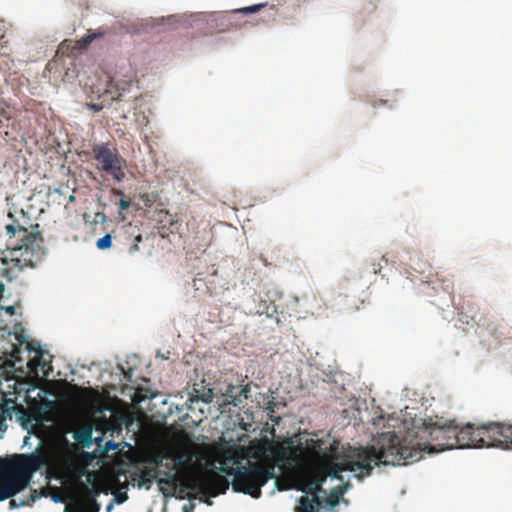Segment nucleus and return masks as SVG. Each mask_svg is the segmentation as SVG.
Returning a JSON list of instances; mask_svg holds the SVG:
<instances>
[{
  "mask_svg": "<svg viewBox=\"0 0 512 512\" xmlns=\"http://www.w3.org/2000/svg\"><path fill=\"white\" fill-rule=\"evenodd\" d=\"M306 452L315 461L306 482L298 487L302 492L311 495L301 496L299 503L301 512H316L322 506V485L327 477L343 480L340 475L344 471L354 472L356 477L368 476L374 465L379 464L374 444L369 447L353 448L340 445L336 440L326 445L324 440L310 439L307 441Z\"/></svg>",
  "mask_w": 512,
  "mask_h": 512,
  "instance_id": "f257e3e1",
  "label": "nucleus"
},
{
  "mask_svg": "<svg viewBox=\"0 0 512 512\" xmlns=\"http://www.w3.org/2000/svg\"><path fill=\"white\" fill-rule=\"evenodd\" d=\"M455 420L424 422L421 427L409 429L405 435L395 432L380 434L374 443L379 462L384 465H400L418 461L423 452L435 453L453 449Z\"/></svg>",
  "mask_w": 512,
  "mask_h": 512,
  "instance_id": "f03ea898",
  "label": "nucleus"
},
{
  "mask_svg": "<svg viewBox=\"0 0 512 512\" xmlns=\"http://www.w3.org/2000/svg\"><path fill=\"white\" fill-rule=\"evenodd\" d=\"M38 224L19 223L6 226L8 241L2 252L3 276L8 280L18 277L24 268H33L44 255L43 238Z\"/></svg>",
  "mask_w": 512,
  "mask_h": 512,
  "instance_id": "7ed1b4c3",
  "label": "nucleus"
},
{
  "mask_svg": "<svg viewBox=\"0 0 512 512\" xmlns=\"http://www.w3.org/2000/svg\"><path fill=\"white\" fill-rule=\"evenodd\" d=\"M48 463L43 451L0 458V501L15 496L30 483L34 472Z\"/></svg>",
  "mask_w": 512,
  "mask_h": 512,
  "instance_id": "20e7f679",
  "label": "nucleus"
},
{
  "mask_svg": "<svg viewBox=\"0 0 512 512\" xmlns=\"http://www.w3.org/2000/svg\"><path fill=\"white\" fill-rule=\"evenodd\" d=\"M454 438L457 440L455 448L496 447L512 450V425L493 422L474 428L472 424L460 427L455 422Z\"/></svg>",
  "mask_w": 512,
  "mask_h": 512,
  "instance_id": "39448f33",
  "label": "nucleus"
},
{
  "mask_svg": "<svg viewBox=\"0 0 512 512\" xmlns=\"http://www.w3.org/2000/svg\"><path fill=\"white\" fill-rule=\"evenodd\" d=\"M276 463L271 458H261L255 461H247V466L238 465L236 468L224 469L228 475H233L232 489L235 492L248 494L253 498H259L261 488L270 480L277 479Z\"/></svg>",
  "mask_w": 512,
  "mask_h": 512,
  "instance_id": "423d86ee",
  "label": "nucleus"
},
{
  "mask_svg": "<svg viewBox=\"0 0 512 512\" xmlns=\"http://www.w3.org/2000/svg\"><path fill=\"white\" fill-rule=\"evenodd\" d=\"M229 481L216 472H200L187 474L181 481L180 493L188 490L189 499L199 498L207 505H212L211 497L224 494L229 488Z\"/></svg>",
  "mask_w": 512,
  "mask_h": 512,
  "instance_id": "0eeeda50",
  "label": "nucleus"
},
{
  "mask_svg": "<svg viewBox=\"0 0 512 512\" xmlns=\"http://www.w3.org/2000/svg\"><path fill=\"white\" fill-rule=\"evenodd\" d=\"M92 154L100 172L118 183L126 178L127 161L116 147L109 143L96 144L92 147Z\"/></svg>",
  "mask_w": 512,
  "mask_h": 512,
  "instance_id": "6e6552de",
  "label": "nucleus"
},
{
  "mask_svg": "<svg viewBox=\"0 0 512 512\" xmlns=\"http://www.w3.org/2000/svg\"><path fill=\"white\" fill-rule=\"evenodd\" d=\"M13 414L25 429H34L41 424V416L37 410L26 408L14 400L8 399L0 403V433L6 431V420L7 418L11 419Z\"/></svg>",
  "mask_w": 512,
  "mask_h": 512,
  "instance_id": "1a4fd4ad",
  "label": "nucleus"
},
{
  "mask_svg": "<svg viewBox=\"0 0 512 512\" xmlns=\"http://www.w3.org/2000/svg\"><path fill=\"white\" fill-rule=\"evenodd\" d=\"M195 457V446L186 442L178 443L175 449L169 454V458L174 462L173 469L177 472H189Z\"/></svg>",
  "mask_w": 512,
  "mask_h": 512,
  "instance_id": "9d476101",
  "label": "nucleus"
},
{
  "mask_svg": "<svg viewBox=\"0 0 512 512\" xmlns=\"http://www.w3.org/2000/svg\"><path fill=\"white\" fill-rule=\"evenodd\" d=\"M124 245L127 247L129 254H135L139 251V243L142 242V235L137 227L131 224L123 229Z\"/></svg>",
  "mask_w": 512,
  "mask_h": 512,
  "instance_id": "9b49d317",
  "label": "nucleus"
},
{
  "mask_svg": "<svg viewBox=\"0 0 512 512\" xmlns=\"http://www.w3.org/2000/svg\"><path fill=\"white\" fill-rule=\"evenodd\" d=\"M426 282L433 284V289H435V285L439 284L443 291L447 292L448 294L452 293L453 284L450 279L441 277L438 272L434 274H428L425 276Z\"/></svg>",
  "mask_w": 512,
  "mask_h": 512,
  "instance_id": "f8f14e48",
  "label": "nucleus"
},
{
  "mask_svg": "<svg viewBox=\"0 0 512 512\" xmlns=\"http://www.w3.org/2000/svg\"><path fill=\"white\" fill-rule=\"evenodd\" d=\"M75 441L82 447H89L92 443V430L89 427H83L74 432Z\"/></svg>",
  "mask_w": 512,
  "mask_h": 512,
  "instance_id": "ddd939ff",
  "label": "nucleus"
},
{
  "mask_svg": "<svg viewBox=\"0 0 512 512\" xmlns=\"http://www.w3.org/2000/svg\"><path fill=\"white\" fill-rule=\"evenodd\" d=\"M104 35V32H88L81 39L76 41L75 48L78 50L86 49L95 39L101 38Z\"/></svg>",
  "mask_w": 512,
  "mask_h": 512,
  "instance_id": "4468645a",
  "label": "nucleus"
},
{
  "mask_svg": "<svg viewBox=\"0 0 512 512\" xmlns=\"http://www.w3.org/2000/svg\"><path fill=\"white\" fill-rule=\"evenodd\" d=\"M104 35V32H88L81 39L76 41L75 48L78 50L86 49L95 39L101 38Z\"/></svg>",
  "mask_w": 512,
  "mask_h": 512,
  "instance_id": "2eb2a0df",
  "label": "nucleus"
},
{
  "mask_svg": "<svg viewBox=\"0 0 512 512\" xmlns=\"http://www.w3.org/2000/svg\"><path fill=\"white\" fill-rule=\"evenodd\" d=\"M164 475L166 476L165 478H160L158 480L159 486L161 488H162L163 484L172 486L173 490L175 491L176 490V482L178 481V474L177 473L171 474L169 472H164Z\"/></svg>",
  "mask_w": 512,
  "mask_h": 512,
  "instance_id": "dca6fc26",
  "label": "nucleus"
},
{
  "mask_svg": "<svg viewBox=\"0 0 512 512\" xmlns=\"http://www.w3.org/2000/svg\"><path fill=\"white\" fill-rule=\"evenodd\" d=\"M341 496V491H338L336 488H332L330 490L329 497L322 499V503L325 502L328 506L333 508L339 504Z\"/></svg>",
  "mask_w": 512,
  "mask_h": 512,
  "instance_id": "f3484780",
  "label": "nucleus"
},
{
  "mask_svg": "<svg viewBox=\"0 0 512 512\" xmlns=\"http://www.w3.org/2000/svg\"><path fill=\"white\" fill-rule=\"evenodd\" d=\"M267 7H268L267 3H261V4H256V5L236 9V10H234V12L247 15V14H251V13H256V12L260 11L261 9L267 8Z\"/></svg>",
  "mask_w": 512,
  "mask_h": 512,
  "instance_id": "a211bd4d",
  "label": "nucleus"
},
{
  "mask_svg": "<svg viewBox=\"0 0 512 512\" xmlns=\"http://www.w3.org/2000/svg\"><path fill=\"white\" fill-rule=\"evenodd\" d=\"M96 246L100 250L109 249L112 246V237L110 234H106L105 236L99 238L96 242Z\"/></svg>",
  "mask_w": 512,
  "mask_h": 512,
  "instance_id": "6ab92c4d",
  "label": "nucleus"
},
{
  "mask_svg": "<svg viewBox=\"0 0 512 512\" xmlns=\"http://www.w3.org/2000/svg\"><path fill=\"white\" fill-rule=\"evenodd\" d=\"M131 201L121 198L119 201V207L121 210H126L130 207Z\"/></svg>",
  "mask_w": 512,
  "mask_h": 512,
  "instance_id": "aec40b11",
  "label": "nucleus"
},
{
  "mask_svg": "<svg viewBox=\"0 0 512 512\" xmlns=\"http://www.w3.org/2000/svg\"><path fill=\"white\" fill-rule=\"evenodd\" d=\"M350 487V484L347 482V483H344L338 487H335L338 491H341V495H343Z\"/></svg>",
  "mask_w": 512,
  "mask_h": 512,
  "instance_id": "412c9836",
  "label": "nucleus"
},
{
  "mask_svg": "<svg viewBox=\"0 0 512 512\" xmlns=\"http://www.w3.org/2000/svg\"><path fill=\"white\" fill-rule=\"evenodd\" d=\"M268 11H269V13L267 14V17H268V18H272V19H274V18H275V16H276V10H275V7H274L273 5H272V6H270V7L268 8Z\"/></svg>",
  "mask_w": 512,
  "mask_h": 512,
  "instance_id": "4be33fe9",
  "label": "nucleus"
},
{
  "mask_svg": "<svg viewBox=\"0 0 512 512\" xmlns=\"http://www.w3.org/2000/svg\"><path fill=\"white\" fill-rule=\"evenodd\" d=\"M275 454L277 455V457L280 459V460H285L287 459V456H286V453L280 449H277L275 451Z\"/></svg>",
  "mask_w": 512,
  "mask_h": 512,
  "instance_id": "5701e85b",
  "label": "nucleus"
},
{
  "mask_svg": "<svg viewBox=\"0 0 512 512\" xmlns=\"http://www.w3.org/2000/svg\"><path fill=\"white\" fill-rule=\"evenodd\" d=\"M106 215L105 213H102V212H98L96 213V220L97 221H100V222H105L106 221Z\"/></svg>",
  "mask_w": 512,
  "mask_h": 512,
  "instance_id": "b1692460",
  "label": "nucleus"
},
{
  "mask_svg": "<svg viewBox=\"0 0 512 512\" xmlns=\"http://www.w3.org/2000/svg\"><path fill=\"white\" fill-rule=\"evenodd\" d=\"M372 269H373V272L375 274L379 273L381 271V269H382L381 263H373L372 264Z\"/></svg>",
  "mask_w": 512,
  "mask_h": 512,
  "instance_id": "393cba45",
  "label": "nucleus"
},
{
  "mask_svg": "<svg viewBox=\"0 0 512 512\" xmlns=\"http://www.w3.org/2000/svg\"><path fill=\"white\" fill-rule=\"evenodd\" d=\"M38 357H39L38 364L45 366L46 365V361L43 358V352L42 351L38 352Z\"/></svg>",
  "mask_w": 512,
  "mask_h": 512,
  "instance_id": "a878e982",
  "label": "nucleus"
},
{
  "mask_svg": "<svg viewBox=\"0 0 512 512\" xmlns=\"http://www.w3.org/2000/svg\"><path fill=\"white\" fill-rule=\"evenodd\" d=\"M239 425L241 426V428L245 431H250L251 427H252V424L251 423H239Z\"/></svg>",
  "mask_w": 512,
  "mask_h": 512,
  "instance_id": "bb28decb",
  "label": "nucleus"
},
{
  "mask_svg": "<svg viewBox=\"0 0 512 512\" xmlns=\"http://www.w3.org/2000/svg\"><path fill=\"white\" fill-rule=\"evenodd\" d=\"M4 369V360L0 357V375L3 373Z\"/></svg>",
  "mask_w": 512,
  "mask_h": 512,
  "instance_id": "cd10ccee",
  "label": "nucleus"
},
{
  "mask_svg": "<svg viewBox=\"0 0 512 512\" xmlns=\"http://www.w3.org/2000/svg\"><path fill=\"white\" fill-rule=\"evenodd\" d=\"M155 396H156L155 394H151V395H149V396L145 394V395H142V396H141V399H142V400H144V399H146V398H151V399H152V398H154Z\"/></svg>",
  "mask_w": 512,
  "mask_h": 512,
  "instance_id": "c85d7f7f",
  "label": "nucleus"
},
{
  "mask_svg": "<svg viewBox=\"0 0 512 512\" xmlns=\"http://www.w3.org/2000/svg\"><path fill=\"white\" fill-rule=\"evenodd\" d=\"M192 510H193L192 506L191 507H187V506L183 507V512H192Z\"/></svg>",
  "mask_w": 512,
  "mask_h": 512,
  "instance_id": "c756f323",
  "label": "nucleus"
},
{
  "mask_svg": "<svg viewBox=\"0 0 512 512\" xmlns=\"http://www.w3.org/2000/svg\"><path fill=\"white\" fill-rule=\"evenodd\" d=\"M131 374H132V370L131 369H129L128 372L125 373V377L127 378V380H130Z\"/></svg>",
  "mask_w": 512,
  "mask_h": 512,
  "instance_id": "7c9ffc66",
  "label": "nucleus"
},
{
  "mask_svg": "<svg viewBox=\"0 0 512 512\" xmlns=\"http://www.w3.org/2000/svg\"><path fill=\"white\" fill-rule=\"evenodd\" d=\"M3 292H4V284L0 282V297H2Z\"/></svg>",
  "mask_w": 512,
  "mask_h": 512,
  "instance_id": "2f4dec72",
  "label": "nucleus"
},
{
  "mask_svg": "<svg viewBox=\"0 0 512 512\" xmlns=\"http://www.w3.org/2000/svg\"><path fill=\"white\" fill-rule=\"evenodd\" d=\"M113 193L116 194V195H121V196L123 195V192L121 190L114 189Z\"/></svg>",
  "mask_w": 512,
  "mask_h": 512,
  "instance_id": "473e14b6",
  "label": "nucleus"
},
{
  "mask_svg": "<svg viewBox=\"0 0 512 512\" xmlns=\"http://www.w3.org/2000/svg\"><path fill=\"white\" fill-rule=\"evenodd\" d=\"M247 392H248V388L245 387L242 389V393H244L245 398H247V394H246Z\"/></svg>",
  "mask_w": 512,
  "mask_h": 512,
  "instance_id": "72a5a7b5",
  "label": "nucleus"
},
{
  "mask_svg": "<svg viewBox=\"0 0 512 512\" xmlns=\"http://www.w3.org/2000/svg\"><path fill=\"white\" fill-rule=\"evenodd\" d=\"M7 311H8L9 313L13 314V312H14V307H12V306H11V307H8V308H7Z\"/></svg>",
  "mask_w": 512,
  "mask_h": 512,
  "instance_id": "f704fd0d",
  "label": "nucleus"
},
{
  "mask_svg": "<svg viewBox=\"0 0 512 512\" xmlns=\"http://www.w3.org/2000/svg\"><path fill=\"white\" fill-rule=\"evenodd\" d=\"M91 107L96 111L100 110V107L98 105H92Z\"/></svg>",
  "mask_w": 512,
  "mask_h": 512,
  "instance_id": "c9c22d12",
  "label": "nucleus"
},
{
  "mask_svg": "<svg viewBox=\"0 0 512 512\" xmlns=\"http://www.w3.org/2000/svg\"><path fill=\"white\" fill-rule=\"evenodd\" d=\"M381 261H384V263H385V264H387V263H388V260L386 259V257H385V256H382V257H381Z\"/></svg>",
  "mask_w": 512,
  "mask_h": 512,
  "instance_id": "e433bc0d",
  "label": "nucleus"
},
{
  "mask_svg": "<svg viewBox=\"0 0 512 512\" xmlns=\"http://www.w3.org/2000/svg\"><path fill=\"white\" fill-rule=\"evenodd\" d=\"M210 398H211V396L209 395V396H208V398H203V400H204L205 402H207V403H208V402H210V401H211V399H210Z\"/></svg>",
  "mask_w": 512,
  "mask_h": 512,
  "instance_id": "4c0bfd02",
  "label": "nucleus"
},
{
  "mask_svg": "<svg viewBox=\"0 0 512 512\" xmlns=\"http://www.w3.org/2000/svg\"><path fill=\"white\" fill-rule=\"evenodd\" d=\"M230 403H233L236 406L237 405V399L233 398V400Z\"/></svg>",
  "mask_w": 512,
  "mask_h": 512,
  "instance_id": "58836bf2",
  "label": "nucleus"
},
{
  "mask_svg": "<svg viewBox=\"0 0 512 512\" xmlns=\"http://www.w3.org/2000/svg\"><path fill=\"white\" fill-rule=\"evenodd\" d=\"M155 463H156L157 465H160V464L162 463V460H161V459H160V460H155Z\"/></svg>",
  "mask_w": 512,
  "mask_h": 512,
  "instance_id": "ea45409f",
  "label": "nucleus"
},
{
  "mask_svg": "<svg viewBox=\"0 0 512 512\" xmlns=\"http://www.w3.org/2000/svg\"><path fill=\"white\" fill-rule=\"evenodd\" d=\"M262 261H263L265 266H268V263H267L266 259L262 258Z\"/></svg>",
  "mask_w": 512,
  "mask_h": 512,
  "instance_id": "a19ab883",
  "label": "nucleus"
},
{
  "mask_svg": "<svg viewBox=\"0 0 512 512\" xmlns=\"http://www.w3.org/2000/svg\"><path fill=\"white\" fill-rule=\"evenodd\" d=\"M10 505H11V506H14V505H15V500H11V501H10Z\"/></svg>",
  "mask_w": 512,
  "mask_h": 512,
  "instance_id": "79ce46f5",
  "label": "nucleus"
},
{
  "mask_svg": "<svg viewBox=\"0 0 512 512\" xmlns=\"http://www.w3.org/2000/svg\"><path fill=\"white\" fill-rule=\"evenodd\" d=\"M418 272H419L420 274H424V272H425V271H424V270H419Z\"/></svg>",
  "mask_w": 512,
  "mask_h": 512,
  "instance_id": "37998d69",
  "label": "nucleus"
},
{
  "mask_svg": "<svg viewBox=\"0 0 512 512\" xmlns=\"http://www.w3.org/2000/svg\"><path fill=\"white\" fill-rule=\"evenodd\" d=\"M179 498H180V499H184V498H185V496H184V495H180V496H179Z\"/></svg>",
  "mask_w": 512,
  "mask_h": 512,
  "instance_id": "c03bdc74",
  "label": "nucleus"
}]
</instances>
